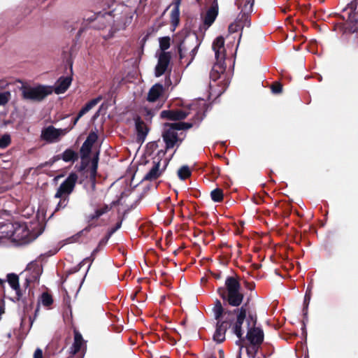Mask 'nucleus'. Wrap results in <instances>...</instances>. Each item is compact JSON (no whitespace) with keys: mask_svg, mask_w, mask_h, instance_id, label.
I'll use <instances>...</instances> for the list:
<instances>
[{"mask_svg":"<svg viewBox=\"0 0 358 358\" xmlns=\"http://www.w3.org/2000/svg\"><path fill=\"white\" fill-rule=\"evenodd\" d=\"M127 4L117 5L109 13L92 14L91 16L84 18L79 33L83 32L88 25L94 29H103L106 27V24L110 25L111 22L115 23L119 27H125L131 22L139 0H127Z\"/></svg>","mask_w":358,"mask_h":358,"instance_id":"1","label":"nucleus"},{"mask_svg":"<svg viewBox=\"0 0 358 358\" xmlns=\"http://www.w3.org/2000/svg\"><path fill=\"white\" fill-rule=\"evenodd\" d=\"M205 106L206 103L203 100H196L189 105L188 108L163 110L161 113V117L169 120H178L192 115L194 122L200 121L203 117Z\"/></svg>","mask_w":358,"mask_h":358,"instance_id":"2","label":"nucleus"},{"mask_svg":"<svg viewBox=\"0 0 358 358\" xmlns=\"http://www.w3.org/2000/svg\"><path fill=\"white\" fill-rule=\"evenodd\" d=\"M255 0H236L240 13L236 20L229 25V34L241 31L243 27L250 26V14L252 12Z\"/></svg>","mask_w":358,"mask_h":358,"instance_id":"3","label":"nucleus"},{"mask_svg":"<svg viewBox=\"0 0 358 358\" xmlns=\"http://www.w3.org/2000/svg\"><path fill=\"white\" fill-rule=\"evenodd\" d=\"M226 288H219L217 292L222 299L233 306H238L243 301V294L241 292V285L233 277H228L225 281Z\"/></svg>","mask_w":358,"mask_h":358,"instance_id":"4","label":"nucleus"},{"mask_svg":"<svg viewBox=\"0 0 358 358\" xmlns=\"http://www.w3.org/2000/svg\"><path fill=\"white\" fill-rule=\"evenodd\" d=\"M78 175L71 173L66 180L59 185L55 194V198L59 199V201L56 207L59 210L66 206L69 203V196L72 193L78 180Z\"/></svg>","mask_w":358,"mask_h":358,"instance_id":"5","label":"nucleus"},{"mask_svg":"<svg viewBox=\"0 0 358 358\" xmlns=\"http://www.w3.org/2000/svg\"><path fill=\"white\" fill-rule=\"evenodd\" d=\"M216 64L213 66L210 77L215 80L220 78L224 71V62L225 59L224 39L222 36L217 37L213 43Z\"/></svg>","mask_w":358,"mask_h":358,"instance_id":"6","label":"nucleus"},{"mask_svg":"<svg viewBox=\"0 0 358 358\" xmlns=\"http://www.w3.org/2000/svg\"><path fill=\"white\" fill-rule=\"evenodd\" d=\"M199 48L197 38L194 34L187 36L178 46L179 57L187 62V66L193 61Z\"/></svg>","mask_w":358,"mask_h":358,"instance_id":"7","label":"nucleus"},{"mask_svg":"<svg viewBox=\"0 0 358 358\" xmlns=\"http://www.w3.org/2000/svg\"><path fill=\"white\" fill-rule=\"evenodd\" d=\"M9 238L13 245L19 246L22 243V228L20 223L10 222L0 223V239Z\"/></svg>","mask_w":358,"mask_h":358,"instance_id":"8","label":"nucleus"},{"mask_svg":"<svg viewBox=\"0 0 358 358\" xmlns=\"http://www.w3.org/2000/svg\"><path fill=\"white\" fill-rule=\"evenodd\" d=\"M54 86L37 85L31 86L24 83V99L41 101L52 94Z\"/></svg>","mask_w":358,"mask_h":358,"instance_id":"9","label":"nucleus"},{"mask_svg":"<svg viewBox=\"0 0 358 358\" xmlns=\"http://www.w3.org/2000/svg\"><path fill=\"white\" fill-rule=\"evenodd\" d=\"M43 229V221H40L37 215L29 222H24V244L35 240L42 234Z\"/></svg>","mask_w":358,"mask_h":358,"instance_id":"10","label":"nucleus"},{"mask_svg":"<svg viewBox=\"0 0 358 358\" xmlns=\"http://www.w3.org/2000/svg\"><path fill=\"white\" fill-rule=\"evenodd\" d=\"M192 127V123L174 122L169 125L163 134L166 149L172 148L179 141L178 131L187 129Z\"/></svg>","mask_w":358,"mask_h":358,"instance_id":"11","label":"nucleus"},{"mask_svg":"<svg viewBox=\"0 0 358 358\" xmlns=\"http://www.w3.org/2000/svg\"><path fill=\"white\" fill-rule=\"evenodd\" d=\"M69 131L71 128L57 129L53 126H48L42 130L41 138L49 143L57 142Z\"/></svg>","mask_w":358,"mask_h":358,"instance_id":"12","label":"nucleus"},{"mask_svg":"<svg viewBox=\"0 0 358 358\" xmlns=\"http://www.w3.org/2000/svg\"><path fill=\"white\" fill-rule=\"evenodd\" d=\"M153 164H154L152 169L145 175L143 178L145 180L152 181L158 178L164 172L167 165V162L166 160L163 162L162 166L161 160H159L157 162L154 161Z\"/></svg>","mask_w":358,"mask_h":358,"instance_id":"13","label":"nucleus"},{"mask_svg":"<svg viewBox=\"0 0 358 358\" xmlns=\"http://www.w3.org/2000/svg\"><path fill=\"white\" fill-rule=\"evenodd\" d=\"M218 15V4L214 2L213 5L207 10L206 13L202 16L203 27L204 30L208 29L215 22Z\"/></svg>","mask_w":358,"mask_h":358,"instance_id":"14","label":"nucleus"},{"mask_svg":"<svg viewBox=\"0 0 358 358\" xmlns=\"http://www.w3.org/2000/svg\"><path fill=\"white\" fill-rule=\"evenodd\" d=\"M171 59L170 53L161 52L159 55L158 62L155 67V76L159 77L166 71Z\"/></svg>","mask_w":358,"mask_h":358,"instance_id":"15","label":"nucleus"},{"mask_svg":"<svg viewBox=\"0 0 358 358\" xmlns=\"http://www.w3.org/2000/svg\"><path fill=\"white\" fill-rule=\"evenodd\" d=\"M27 271L31 273L30 276L26 278V281L28 285L31 282L38 281L39 277L42 273L41 266L36 262H31L27 266Z\"/></svg>","mask_w":358,"mask_h":358,"instance_id":"16","label":"nucleus"},{"mask_svg":"<svg viewBox=\"0 0 358 358\" xmlns=\"http://www.w3.org/2000/svg\"><path fill=\"white\" fill-rule=\"evenodd\" d=\"M7 282L10 287L15 292V296L10 297V299L13 301H18L20 298V280L19 276L15 273H8L7 275Z\"/></svg>","mask_w":358,"mask_h":358,"instance_id":"17","label":"nucleus"},{"mask_svg":"<svg viewBox=\"0 0 358 358\" xmlns=\"http://www.w3.org/2000/svg\"><path fill=\"white\" fill-rule=\"evenodd\" d=\"M246 316V309L241 307L237 310L236 322L234 327V332L238 338H241L243 335L241 326L245 320Z\"/></svg>","mask_w":358,"mask_h":358,"instance_id":"18","label":"nucleus"},{"mask_svg":"<svg viewBox=\"0 0 358 358\" xmlns=\"http://www.w3.org/2000/svg\"><path fill=\"white\" fill-rule=\"evenodd\" d=\"M229 326L226 321L217 322V327L213 335V340L218 343L223 342L225 339V333Z\"/></svg>","mask_w":358,"mask_h":358,"instance_id":"19","label":"nucleus"},{"mask_svg":"<svg viewBox=\"0 0 358 358\" xmlns=\"http://www.w3.org/2000/svg\"><path fill=\"white\" fill-rule=\"evenodd\" d=\"M247 337L252 344H260L264 339V333L261 329L254 328L248 331Z\"/></svg>","mask_w":358,"mask_h":358,"instance_id":"20","label":"nucleus"},{"mask_svg":"<svg viewBox=\"0 0 358 358\" xmlns=\"http://www.w3.org/2000/svg\"><path fill=\"white\" fill-rule=\"evenodd\" d=\"M164 87L161 84L154 85L148 92V101L150 102L156 101L163 94Z\"/></svg>","mask_w":358,"mask_h":358,"instance_id":"21","label":"nucleus"},{"mask_svg":"<svg viewBox=\"0 0 358 358\" xmlns=\"http://www.w3.org/2000/svg\"><path fill=\"white\" fill-rule=\"evenodd\" d=\"M71 83V78L69 77L60 78L54 87V91L57 94L64 93Z\"/></svg>","mask_w":358,"mask_h":358,"instance_id":"22","label":"nucleus"},{"mask_svg":"<svg viewBox=\"0 0 358 358\" xmlns=\"http://www.w3.org/2000/svg\"><path fill=\"white\" fill-rule=\"evenodd\" d=\"M96 140L97 135L95 133L92 132L89 134L81 148V152L84 156L89 154L92 145L96 141Z\"/></svg>","mask_w":358,"mask_h":358,"instance_id":"23","label":"nucleus"},{"mask_svg":"<svg viewBox=\"0 0 358 358\" xmlns=\"http://www.w3.org/2000/svg\"><path fill=\"white\" fill-rule=\"evenodd\" d=\"M136 129L139 139L144 140L148 133L146 124L139 117L135 119Z\"/></svg>","mask_w":358,"mask_h":358,"instance_id":"24","label":"nucleus"},{"mask_svg":"<svg viewBox=\"0 0 358 358\" xmlns=\"http://www.w3.org/2000/svg\"><path fill=\"white\" fill-rule=\"evenodd\" d=\"M180 22L179 3H177L171 12V23L173 27L172 31H174Z\"/></svg>","mask_w":358,"mask_h":358,"instance_id":"25","label":"nucleus"},{"mask_svg":"<svg viewBox=\"0 0 358 358\" xmlns=\"http://www.w3.org/2000/svg\"><path fill=\"white\" fill-rule=\"evenodd\" d=\"M213 313L215 315V319L217 320V322H222V317L223 316H225L227 314L229 315V313H223L224 310L222 306L221 302L219 300H216L215 306L213 307Z\"/></svg>","mask_w":358,"mask_h":358,"instance_id":"26","label":"nucleus"},{"mask_svg":"<svg viewBox=\"0 0 358 358\" xmlns=\"http://www.w3.org/2000/svg\"><path fill=\"white\" fill-rule=\"evenodd\" d=\"M83 345L84 340L83 339L82 335L79 332L75 331L74 343L72 346L73 353H77L80 351Z\"/></svg>","mask_w":358,"mask_h":358,"instance_id":"27","label":"nucleus"},{"mask_svg":"<svg viewBox=\"0 0 358 358\" xmlns=\"http://www.w3.org/2000/svg\"><path fill=\"white\" fill-rule=\"evenodd\" d=\"M102 96H99L85 104V106L79 111V116L82 117L88 111H90L94 106H95L101 100Z\"/></svg>","mask_w":358,"mask_h":358,"instance_id":"28","label":"nucleus"},{"mask_svg":"<svg viewBox=\"0 0 358 358\" xmlns=\"http://www.w3.org/2000/svg\"><path fill=\"white\" fill-rule=\"evenodd\" d=\"M102 96H99L85 104V106L79 111V116L82 117L88 111H90L94 106H95L101 100Z\"/></svg>","mask_w":358,"mask_h":358,"instance_id":"29","label":"nucleus"},{"mask_svg":"<svg viewBox=\"0 0 358 358\" xmlns=\"http://www.w3.org/2000/svg\"><path fill=\"white\" fill-rule=\"evenodd\" d=\"M102 96H99L85 104V106L79 111V116L82 117L88 111H90L94 106H95L101 100Z\"/></svg>","mask_w":358,"mask_h":358,"instance_id":"30","label":"nucleus"},{"mask_svg":"<svg viewBox=\"0 0 358 358\" xmlns=\"http://www.w3.org/2000/svg\"><path fill=\"white\" fill-rule=\"evenodd\" d=\"M102 96H99L85 104V106L79 111V116L82 117L88 111H90L94 106H95L101 100Z\"/></svg>","mask_w":358,"mask_h":358,"instance_id":"31","label":"nucleus"},{"mask_svg":"<svg viewBox=\"0 0 358 358\" xmlns=\"http://www.w3.org/2000/svg\"><path fill=\"white\" fill-rule=\"evenodd\" d=\"M77 158V154L72 150H66L62 154V159L66 162H74Z\"/></svg>","mask_w":358,"mask_h":358,"instance_id":"32","label":"nucleus"},{"mask_svg":"<svg viewBox=\"0 0 358 358\" xmlns=\"http://www.w3.org/2000/svg\"><path fill=\"white\" fill-rule=\"evenodd\" d=\"M109 210V207L108 206H104L99 209L96 210L94 214L89 215V220H92L94 219H98L102 215L106 213Z\"/></svg>","mask_w":358,"mask_h":358,"instance_id":"33","label":"nucleus"},{"mask_svg":"<svg viewBox=\"0 0 358 358\" xmlns=\"http://www.w3.org/2000/svg\"><path fill=\"white\" fill-rule=\"evenodd\" d=\"M170 41H171V38L169 36H164V37L159 38V48H160L162 52H166V50L170 48Z\"/></svg>","mask_w":358,"mask_h":358,"instance_id":"34","label":"nucleus"},{"mask_svg":"<svg viewBox=\"0 0 358 358\" xmlns=\"http://www.w3.org/2000/svg\"><path fill=\"white\" fill-rule=\"evenodd\" d=\"M210 196L213 201L220 202L223 199V191L220 188H216L211 192Z\"/></svg>","mask_w":358,"mask_h":358,"instance_id":"35","label":"nucleus"},{"mask_svg":"<svg viewBox=\"0 0 358 358\" xmlns=\"http://www.w3.org/2000/svg\"><path fill=\"white\" fill-rule=\"evenodd\" d=\"M178 177L181 180H185L191 175V171L189 168L187 166H182L178 171Z\"/></svg>","mask_w":358,"mask_h":358,"instance_id":"36","label":"nucleus"},{"mask_svg":"<svg viewBox=\"0 0 358 358\" xmlns=\"http://www.w3.org/2000/svg\"><path fill=\"white\" fill-rule=\"evenodd\" d=\"M98 155L99 154L96 153V155L93 158L92 162V166H91V169H90V176L92 179H95L96 174V171H97V167H98V160H99Z\"/></svg>","mask_w":358,"mask_h":358,"instance_id":"37","label":"nucleus"},{"mask_svg":"<svg viewBox=\"0 0 358 358\" xmlns=\"http://www.w3.org/2000/svg\"><path fill=\"white\" fill-rule=\"evenodd\" d=\"M41 303L46 307H48L52 303V298L48 293H43L41 297Z\"/></svg>","mask_w":358,"mask_h":358,"instance_id":"38","label":"nucleus"},{"mask_svg":"<svg viewBox=\"0 0 358 358\" xmlns=\"http://www.w3.org/2000/svg\"><path fill=\"white\" fill-rule=\"evenodd\" d=\"M10 143V137L8 134L0 136V148H6Z\"/></svg>","mask_w":358,"mask_h":358,"instance_id":"39","label":"nucleus"},{"mask_svg":"<svg viewBox=\"0 0 358 358\" xmlns=\"http://www.w3.org/2000/svg\"><path fill=\"white\" fill-rule=\"evenodd\" d=\"M10 99V92L8 91L0 93V106L6 105Z\"/></svg>","mask_w":358,"mask_h":358,"instance_id":"40","label":"nucleus"},{"mask_svg":"<svg viewBox=\"0 0 358 358\" xmlns=\"http://www.w3.org/2000/svg\"><path fill=\"white\" fill-rule=\"evenodd\" d=\"M273 93H279L282 91V86L280 84H275L271 87Z\"/></svg>","mask_w":358,"mask_h":358,"instance_id":"41","label":"nucleus"},{"mask_svg":"<svg viewBox=\"0 0 358 358\" xmlns=\"http://www.w3.org/2000/svg\"><path fill=\"white\" fill-rule=\"evenodd\" d=\"M34 358H43V352L40 348H37L34 354Z\"/></svg>","mask_w":358,"mask_h":358,"instance_id":"42","label":"nucleus"},{"mask_svg":"<svg viewBox=\"0 0 358 358\" xmlns=\"http://www.w3.org/2000/svg\"><path fill=\"white\" fill-rule=\"evenodd\" d=\"M310 300V292L307 291L304 298V303L308 306Z\"/></svg>","mask_w":358,"mask_h":358,"instance_id":"43","label":"nucleus"},{"mask_svg":"<svg viewBox=\"0 0 358 358\" xmlns=\"http://www.w3.org/2000/svg\"><path fill=\"white\" fill-rule=\"evenodd\" d=\"M81 117L79 116V113L78 114V116L73 120L72 125L69 127L68 128H71V130L73 129V127L77 124L78 121Z\"/></svg>","mask_w":358,"mask_h":358,"instance_id":"44","label":"nucleus"},{"mask_svg":"<svg viewBox=\"0 0 358 358\" xmlns=\"http://www.w3.org/2000/svg\"><path fill=\"white\" fill-rule=\"evenodd\" d=\"M4 283H5V280H1L0 278V290H3L4 289Z\"/></svg>","mask_w":358,"mask_h":358,"instance_id":"45","label":"nucleus"},{"mask_svg":"<svg viewBox=\"0 0 358 358\" xmlns=\"http://www.w3.org/2000/svg\"><path fill=\"white\" fill-rule=\"evenodd\" d=\"M87 261H90V259H89V258H86V259H85L83 260V262H87Z\"/></svg>","mask_w":358,"mask_h":358,"instance_id":"46","label":"nucleus"},{"mask_svg":"<svg viewBox=\"0 0 358 358\" xmlns=\"http://www.w3.org/2000/svg\"><path fill=\"white\" fill-rule=\"evenodd\" d=\"M30 320H31V325H32V324H33L34 320H31V319H30Z\"/></svg>","mask_w":358,"mask_h":358,"instance_id":"47","label":"nucleus"},{"mask_svg":"<svg viewBox=\"0 0 358 358\" xmlns=\"http://www.w3.org/2000/svg\"><path fill=\"white\" fill-rule=\"evenodd\" d=\"M239 358H241V357H239Z\"/></svg>","mask_w":358,"mask_h":358,"instance_id":"48","label":"nucleus"}]
</instances>
